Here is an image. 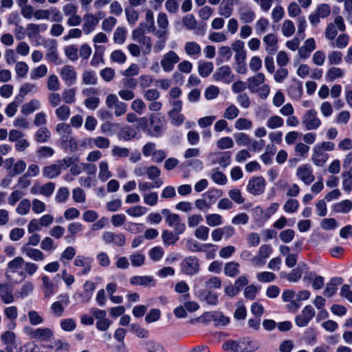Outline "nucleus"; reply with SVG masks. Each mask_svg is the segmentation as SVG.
Segmentation results:
<instances>
[{
  "instance_id": "nucleus-53",
  "label": "nucleus",
  "mask_w": 352,
  "mask_h": 352,
  "mask_svg": "<svg viewBox=\"0 0 352 352\" xmlns=\"http://www.w3.org/2000/svg\"><path fill=\"white\" fill-rule=\"evenodd\" d=\"M349 41V37L347 34H340L336 40L331 41V45L332 47L343 49L347 46Z\"/></svg>"
},
{
  "instance_id": "nucleus-46",
  "label": "nucleus",
  "mask_w": 352,
  "mask_h": 352,
  "mask_svg": "<svg viewBox=\"0 0 352 352\" xmlns=\"http://www.w3.org/2000/svg\"><path fill=\"white\" fill-rule=\"evenodd\" d=\"M52 45L47 49L46 58L48 60L54 63L56 65H59L60 64V60L58 57L56 42L52 41Z\"/></svg>"
},
{
  "instance_id": "nucleus-30",
  "label": "nucleus",
  "mask_w": 352,
  "mask_h": 352,
  "mask_svg": "<svg viewBox=\"0 0 352 352\" xmlns=\"http://www.w3.org/2000/svg\"><path fill=\"white\" fill-rule=\"evenodd\" d=\"M329 155L320 148L314 146L313 149L312 161L317 166H322L327 161Z\"/></svg>"
},
{
  "instance_id": "nucleus-25",
  "label": "nucleus",
  "mask_w": 352,
  "mask_h": 352,
  "mask_svg": "<svg viewBox=\"0 0 352 352\" xmlns=\"http://www.w3.org/2000/svg\"><path fill=\"white\" fill-rule=\"evenodd\" d=\"M133 285L151 287L155 284V279L151 276H134L130 278Z\"/></svg>"
},
{
  "instance_id": "nucleus-59",
  "label": "nucleus",
  "mask_w": 352,
  "mask_h": 352,
  "mask_svg": "<svg viewBox=\"0 0 352 352\" xmlns=\"http://www.w3.org/2000/svg\"><path fill=\"white\" fill-rule=\"evenodd\" d=\"M295 30L296 28L293 21L289 19L285 20L283 21L281 28V31L283 36L286 37L292 36L295 32Z\"/></svg>"
},
{
  "instance_id": "nucleus-56",
  "label": "nucleus",
  "mask_w": 352,
  "mask_h": 352,
  "mask_svg": "<svg viewBox=\"0 0 352 352\" xmlns=\"http://www.w3.org/2000/svg\"><path fill=\"white\" fill-rule=\"evenodd\" d=\"M206 221L209 226L216 227L223 223V218L220 214L217 213L208 214L206 216Z\"/></svg>"
},
{
  "instance_id": "nucleus-64",
  "label": "nucleus",
  "mask_w": 352,
  "mask_h": 352,
  "mask_svg": "<svg viewBox=\"0 0 352 352\" xmlns=\"http://www.w3.org/2000/svg\"><path fill=\"white\" fill-rule=\"evenodd\" d=\"M127 31L123 27H118L113 34V41L116 43L122 44L126 38Z\"/></svg>"
},
{
  "instance_id": "nucleus-63",
  "label": "nucleus",
  "mask_w": 352,
  "mask_h": 352,
  "mask_svg": "<svg viewBox=\"0 0 352 352\" xmlns=\"http://www.w3.org/2000/svg\"><path fill=\"white\" fill-rule=\"evenodd\" d=\"M65 56L72 61L78 59V48L75 45H69L64 49Z\"/></svg>"
},
{
  "instance_id": "nucleus-28",
  "label": "nucleus",
  "mask_w": 352,
  "mask_h": 352,
  "mask_svg": "<svg viewBox=\"0 0 352 352\" xmlns=\"http://www.w3.org/2000/svg\"><path fill=\"white\" fill-rule=\"evenodd\" d=\"M265 50L270 54H274L278 50V39L274 34H268L263 38Z\"/></svg>"
},
{
  "instance_id": "nucleus-1",
  "label": "nucleus",
  "mask_w": 352,
  "mask_h": 352,
  "mask_svg": "<svg viewBox=\"0 0 352 352\" xmlns=\"http://www.w3.org/2000/svg\"><path fill=\"white\" fill-rule=\"evenodd\" d=\"M223 350L232 352H254L259 349L257 341L250 337L229 340L223 344Z\"/></svg>"
},
{
  "instance_id": "nucleus-58",
  "label": "nucleus",
  "mask_w": 352,
  "mask_h": 352,
  "mask_svg": "<svg viewBox=\"0 0 352 352\" xmlns=\"http://www.w3.org/2000/svg\"><path fill=\"white\" fill-rule=\"evenodd\" d=\"M51 137L50 131L46 127L40 128L35 133V138L38 142H47Z\"/></svg>"
},
{
  "instance_id": "nucleus-22",
  "label": "nucleus",
  "mask_w": 352,
  "mask_h": 352,
  "mask_svg": "<svg viewBox=\"0 0 352 352\" xmlns=\"http://www.w3.org/2000/svg\"><path fill=\"white\" fill-rule=\"evenodd\" d=\"M184 25L189 30H195V34L203 36L205 34V25L197 26V21L192 14H187L182 20Z\"/></svg>"
},
{
  "instance_id": "nucleus-14",
  "label": "nucleus",
  "mask_w": 352,
  "mask_h": 352,
  "mask_svg": "<svg viewBox=\"0 0 352 352\" xmlns=\"http://www.w3.org/2000/svg\"><path fill=\"white\" fill-rule=\"evenodd\" d=\"M265 188V182L262 177H255L250 179L247 186V190L252 195L262 194Z\"/></svg>"
},
{
  "instance_id": "nucleus-20",
  "label": "nucleus",
  "mask_w": 352,
  "mask_h": 352,
  "mask_svg": "<svg viewBox=\"0 0 352 352\" xmlns=\"http://www.w3.org/2000/svg\"><path fill=\"white\" fill-rule=\"evenodd\" d=\"M46 352H67L70 349V344L67 341L61 339H55L50 344L43 346Z\"/></svg>"
},
{
  "instance_id": "nucleus-6",
  "label": "nucleus",
  "mask_w": 352,
  "mask_h": 352,
  "mask_svg": "<svg viewBox=\"0 0 352 352\" xmlns=\"http://www.w3.org/2000/svg\"><path fill=\"white\" fill-rule=\"evenodd\" d=\"M162 214L165 216V221L169 227L174 228L175 234H182L186 230L184 223L182 222L177 214L171 213L168 209H163Z\"/></svg>"
},
{
  "instance_id": "nucleus-37",
  "label": "nucleus",
  "mask_w": 352,
  "mask_h": 352,
  "mask_svg": "<svg viewBox=\"0 0 352 352\" xmlns=\"http://www.w3.org/2000/svg\"><path fill=\"white\" fill-rule=\"evenodd\" d=\"M0 298L6 304L14 302V296L7 284L0 283Z\"/></svg>"
},
{
  "instance_id": "nucleus-15",
  "label": "nucleus",
  "mask_w": 352,
  "mask_h": 352,
  "mask_svg": "<svg viewBox=\"0 0 352 352\" xmlns=\"http://www.w3.org/2000/svg\"><path fill=\"white\" fill-rule=\"evenodd\" d=\"M212 76L216 81H221L226 84H230L234 80V75L232 74L230 67L228 65H223L218 68Z\"/></svg>"
},
{
  "instance_id": "nucleus-44",
  "label": "nucleus",
  "mask_w": 352,
  "mask_h": 352,
  "mask_svg": "<svg viewBox=\"0 0 352 352\" xmlns=\"http://www.w3.org/2000/svg\"><path fill=\"white\" fill-rule=\"evenodd\" d=\"M235 64H234V69L235 71L241 74H244L247 72V67H246V54L234 56Z\"/></svg>"
},
{
  "instance_id": "nucleus-43",
  "label": "nucleus",
  "mask_w": 352,
  "mask_h": 352,
  "mask_svg": "<svg viewBox=\"0 0 352 352\" xmlns=\"http://www.w3.org/2000/svg\"><path fill=\"white\" fill-rule=\"evenodd\" d=\"M223 195V192L219 189H211L202 195V197L208 200V203L212 206L217 200Z\"/></svg>"
},
{
  "instance_id": "nucleus-47",
  "label": "nucleus",
  "mask_w": 352,
  "mask_h": 352,
  "mask_svg": "<svg viewBox=\"0 0 352 352\" xmlns=\"http://www.w3.org/2000/svg\"><path fill=\"white\" fill-rule=\"evenodd\" d=\"M40 107L41 103L38 100H32L22 106L21 113L24 115H29L34 111L39 109Z\"/></svg>"
},
{
  "instance_id": "nucleus-52",
  "label": "nucleus",
  "mask_w": 352,
  "mask_h": 352,
  "mask_svg": "<svg viewBox=\"0 0 352 352\" xmlns=\"http://www.w3.org/2000/svg\"><path fill=\"white\" fill-rule=\"evenodd\" d=\"M34 284L30 281L25 282L19 291L16 292V296L23 298L30 294L34 289Z\"/></svg>"
},
{
  "instance_id": "nucleus-9",
  "label": "nucleus",
  "mask_w": 352,
  "mask_h": 352,
  "mask_svg": "<svg viewBox=\"0 0 352 352\" xmlns=\"http://www.w3.org/2000/svg\"><path fill=\"white\" fill-rule=\"evenodd\" d=\"M302 124L308 130H316L321 125V120L318 117L317 111L309 109L302 117Z\"/></svg>"
},
{
  "instance_id": "nucleus-34",
  "label": "nucleus",
  "mask_w": 352,
  "mask_h": 352,
  "mask_svg": "<svg viewBox=\"0 0 352 352\" xmlns=\"http://www.w3.org/2000/svg\"><path fill=\"white\" fill-rule=\"evenodd\" d=\"M223 272L226 276L236 277L240 274V265L235 261L228 262L224 265Z\"/></svg>"
},
{
  "instance_id": "nucleus-35",
  "label": "nucleus",
  "mask_w": 352,
  "mask_h": 352,
  "mask_svg": "<svg viewBox=\"0 0 352 352\" xmlns=\"http://www.w3.org/2000/svg\"><path fill=\"white\" fill-rule=\"evenodd\" d=\"M345 75V70L340 67H331L325 74L327 81L333 82L336 79L342 78Z\"/></svg>"
},
{
  "instance_id": "nucleus-38",
  "label": "nucleus",
  "mask_w": 352,
  "mask_h": 352,
  "mask_svg": "<svg viewBox=\"0 0 352 352\" xmlns=\"http://www.w3.org/2000/svg\"><path fill=\"white\" fill-rule=\"evenodd\" d=\"M94 50V54L90 61V65L92 67H96L100 63H103V56L105 47L104 46H96Z\"/></svg>"
},
{
  "instance_id": "nucleus-40",
  "label": "nucleus",
  "mask_w": 352,
  "mask_h": 352,
  "mask_svg": "<svg viewBox=\"0 0 352 352\" xmlns=\"http://www.w3.org/2000/svg\"><path fill=\"white\" fill-rule=\"evenodd\" d=\"M42 289L45 297H50L54 294V285L50 278L47 276H43Z\"/></svg>"
},
{
  "instance_id": "nucleus-12",
  "label": "nucleus",
  "mask_w": 352,
  "mask_h": 352,
  "mask_svg": "<svg viewBox=\"0 0 352 352\" xmlns=\"http://www.w3.org/2000/svg\"><path fill=\"white\" fill-rule=\"evenodd\" d=\"M272 252V248L270 245H262L259 248L257 254L254 257L253 265L256 267L264 265Z\"/></svg>"
},
{
  "instance_id": "nucleus-8",
  "label": "nucleus",
  "mask_w": 352,
  "mask_h": 352,
  "mask_svg": "<svg viewBox=\"0 0 352 352\" xmlns=\"http://www.w3.org/2000/svg\"><path fill=\"white\" fill-rule=\"evenodd\" d=\"M346 26L342 16H337L333 22L327 25L324 31L325 37L329 41H333L338 34V30L344 32Z\"/></svg>"
},
{
  "instance_id": "nucleus-24",
  "label": "nucleus",
  "mask_w": 352,
  "mask_h": 352,
  "mask_svg": "<svg viewBox=\"0 0 352 352\" xmlns=\"http://www.w3.org/2000/svg\"><path fill=\"white\" fill-rule=\"evenodd\" d=\"M92 259L89 257L78 255L76 256L74 261V265L76 267H82L80 274L85 275L91 271Z\"/></svg>"
},
{
  "instance_id": "nucleus-61",
  "label": "nucleus",
  "mask_w": 352,
  "mask_h": 352,
  "mask_svg": "<svg viewBox=\"0 0 352 352\" xmlns=\"http://www.w3.org/2000/svg\"><path fill=\"white\" fill-rule=\"evenodd\" d=\"M76 88L66 89L63 91L62 98L64 102L67 104H72L76 101Z\"/></svg>"
},
{
  "instance_id": "nucleus-41",
  "label": "nucleus",
  "mask_w": 352,
  "mask_h": 352,
  "mask_svg": "<svg viewBox=\"0 0 352 352\" xmlns=\"http://www.w3.org/2000/svg\"><path fill=\"white\" fill-rule=\"evenodd\" d=\"M82 83L87 85H96L98 82L97 75L95 72L87 69L82 74Z\"/></svg>"
},
{
  "instance_id": "nucleus-5",
  "label": "nucleus",
  "mask_w": 352,
  "mask_h": 352,
  "mask_svg": "<svg viewBox=\"0 0 352 352\" xmlns=\"http://www.w3.org/2000/svg\"><path fill=\"white\" fill-rule=\"evenodd\" d=\"M23 333L30 339L41 341H49L54 336V331L50 328H36L26 325L23 329Z\"/></svg>"
},
{
  "instance_id": "nucleus-55",
  "label": "nucleus",
  "mask_w": 352,
  "mask_h": 352,
  "mask_svg": "<svg viewBox=\"0 0 352 352\" xmlns=\"http://www.w3.org/2000/svg\"><path fill=\"white\" fill-rule=\"evenodd\" d=\"M162 238L163 243L166 246L174 245L179 239V237L173 232L166 230L162 232Z\"/></svg>"
},
{
  "instance_id": "nucleus-13",
  "label": "nucleus",
  "mask_w": 352,
  "mask_h": 352,
  "mask_svg": "<svg viewBox=\"0 0 352 352\" xmlns=\"http://www.w3.org/2000/svg\"><path fill=\"white\" fill-rule=\"evenodd\" d=\"M315 314L314 309L311 305H307L303 308L301 314L296 316L295 322L298 327H305L314 317Z\"/></svg>"
},
{
  "instance_id": "nucleus-2",
  "label": "nucleus",
  "mask_w": 352,
  "mask_h": 352,
  "mask_svg": "<svg viewBox=\"0 0 352 352\" xmlns=\"http://www.w3.org/2000/svg\"><path fill=\"white\" fill-rule=\"evenodd\" d=\"M131 37L141 45L144 55H148L152 50V41L150 36L145 35L143 23H140L136 29L133 30Z\"/></svg>"
},
{
  "instance_id": "nucleus-16",
  "label": "nucleus",
  "mask_w": 352,
  "mask_h": 352,
  "mask_svg": "<svg viewBox=\"0 0 352 352\" xmlns=\"http://www.w3.org/2000/svg\"><path fill=\"white\" fill-rule=\"evenodd\" d=\"M296 176L306 185L310 184L315 179L313 170L309 164L299 166L296 170Z\"/></svg>"
},
{
  "instance_id": "nucleus-21",
  "label": "nucleus",
  "mask_w": 352,
  "mask_h": 352,
  "mask_svg": "<svg viewBox=\"0 0 352 352\" xmlns=\"http://www.w3.org/2000/svg\"><path fill=\"white\" fill-rule=\"evenodd\" d=\"M56 130L60 134V135H61L63 141H68L71 146L73 144H74L75 146L76 145L75 140L70 137V134L72 133V129L69 124L65 123H59L56 125Z\"/></svg>"
},
{
  "instance_id": "nucleus-17",
  "label": "nucleus",
  "mask_w": 352,
  "mask_h": 352,
  "mask_svg": "<svg viewBox=\"0 0 352 352\" xmlns=\"http://www.w3.org/2000/svg\"><path fill=\"white\" fill-rule=\"evenodd\" d=\"M59 74L62 80L68 86H71L76 82L77 74L74 67L72 65H67L63 66L60 69Z\"/></svg>"
},
{
  "instance_id": "nucleus-42",
  "label": "nucleus",
  "mask_w": 352,
  "mask_h": 352,
  "mask_svg": "<svg viewBox=\"0 0 352 352\" xmlns=\"http://www.w3.org/2000/svg\"><path fill=\"white\" fill-rule=\"evenodd\" d=\"M222 282L219 277L216 276H211L206 279L204 281V287L206 290L212 291V289H219L221 286Z\"/></svg>"
},
{
  "instance_id": "nucleus-50",
  "label": "nucleus",
  "mask_w": 352,
  "mask_h": 352,
  "mask_svg": "<svg viewBox=\"0 0 352 352\" xmlns=\"http://www.w3.org/2000/svg\"><path fill=\"white\" fill-rule=\"evenodd\" d=\"M206 246H212V244L203 245L197 242L194 239H188L186 243V248L192 252H203L204 251V247Z\"/></svg>"
},
{
  "instance_id": "nucleus-48",
  "label": "nucleus",
  "mask_w": 352,
  "mask_h": 352,
  "mask_svg": "<svg viewBox=\"0 0 352 352\" xmlns=\"http://www.w3.org/2000/svg\"><path fill=\"white\" fill-rule=\"evenodd\" d=\"M255 12L250 8H243L239 11V18L245 23H252L255 19Z\"/></svg>"
},
{
  "instance_id": "nucleus-60",
  "label": "nucleus",
  "mask_w": 352,
  "mask_h": 352,
  "mask_svg": "<svg viewBox=\"0 0 352 352\" xmlns=\"http://www.w3.org/2000/svg\"><path fill=\"white\" fill-rule=\"evenodd\" d=\"M283 124V119L278 116H272L270 117L266 122L267 126L271 129L282 127Z\"/></svg>"
},
{
  "instance_id": "nucleus-3",
  "label": "nucleus",
  "mask_w": 352,
  "mask_h": 352,
  "mask_svg": "<svg viewBox=\"0 0 352 352\" xmlns=\"http://www.w3.org/2000/svg\"><path fill=\"white\" fill-rule=\"evenodd\" d=\"M148 120L149 127L146 129L147 134L152 137H160L165 129L164 117L151 113L149 115Z\"/></svg>"
},
{
  "instance_id": "nucleus-39",
  "label": "nucleus",
  "mask_w": 352,
  "mask_h": 352,
  "mask_svg": "<svg viewBox=\"0 0 352 352\" xmlns=\"http://www.w3.org/2000/svg\"><path fill=\"white\" fill-rule=\"evenodd\" d=\"M201 297L208 305L215 306L219 303V295L213 291L205 290L201 292Z\"/></svg>"
},
{
  "instance_id": "nucleus-32",
  "label": "nucleus",
  "mask_w": 352,
  "mask_h": 352,
  "mask_svg": "<svg viewBox=\"0 0 352 352\" xmlns=\"http://www.w3.org/2000/svg\"><path fill=\"white\" fill-rule=\"evenodd\" d=\"M61 173V170L56 162L54 164L45 166L42 170L43 177L48 179H54L58 177Z\"/></svg>"
},
{
  "instance_id": "nucleus-10",
  "label": "nucleus",
  "mask_w": 352,
  "mask_h": 352,
  "mask_svg": "<svg viewBox=\"0 0 352 352\" xmlns=\"http://www.w3.org/2000/svg\"><path fill=\"white\" fill-rule=\"evenodd\" d=\"M179 60L178 54L173 50H169L162 56L160 65L164 72H170Z\"/></svg>"
},
{
  "instance_id": "nucleus-33",
  "label": "nucleus",
  "mask_w": 352,
  "mask_h": 352,
  "mask_svg": "<svg viewBox=\"0 0 352 352\" xmlns=\"http://www.w3.org/2000/svg\"><path fill=\"white\" fill-rule=\"evenodd\" d=\"M342 278L335 277L331 279L330 282L326 285L324 295L327 297H331L334 295L337 292V287L342 283Z\"/></svg>"
},
{
  "instance_id": "nucleus-23",
  "label": "nucleus",
  "mask_w": 352,
  "mask_h": 352,
  "mask_svg": "<svg viewBox=\"0 0 352 352\" xmlns=\"http://www.w3.org/2000/svg\"><path fill=\"white\" fill-rule=\"evenodd\" d=\"M21 252L34 261H43L45 260V255L43 252L38 249L32 248L28 245H23Z\"/></svg>"
},
{
  "instance_id": "nucleus-31",
  "label": "nucleus",
  "mask_w": 352,
  "mask_h": 352,
  "mask_svg": "<svg viewBox=\"0 0 352 352\" xmlns=\"http://www.w3.org/2000/svg\"><path fill=\"white\" fill-rule=\"evenodd\" d=\"M86 141L91 148L94 146L99 148H108L110 146V140L102 136L89 138Z\"/></svg>"
},
{
  "instance_id": "nucleus-54",
  "label": "nucleus",
  "mask_w": 352,
  "mask_h": 352,
  "mask_svg": "<svg viewBox=\"0 0 352 352\" xmlns=\"http://www.w3.org/2000/svg\"><path fill=\"white\" fill-rule=\"evenodd\" d=\"M124 12L126 17L127 22L131 25H134L139 18V13L132 7L126 6L124 9Z\"/></svg>"
},
{
  "instance_id": "nucleus-19",
  "label": "nucleus",
  "mask_w": 352,
  "mask_h": 352,
  "mask_svg": "<svg viewBox=\"0 0 352 352\" xmlns=\"http://www.w3.org/2000/svg\"><path fill=\"white\" fill-rule=\"evenodd\" d=\"M102 239L106 244L113 243L118 247L124 246L126 242L125 236L123 234H116L110 231L104 232Z\"/></svg>"
},
{
  "instance_id": "nucleus-26",
  "label": "nucleus",
  "mask_w": 352,
  "mask_h": 352,
  "mask_svg": "<svg viewBox=\"0 0 352 352\" xmlns=\"http://www.w3.org/2000/svg\"><path fill=\"white\" fill-rule=\"evenodd\" d=\"M265 80V75L263 73H257L248 79V88L251 92H255L260 87V85H263Z\"/></svg>"
},
{
  "instance_id": "nucleus-62",
  "label": "nucleus",
  "mask_w": 352,
  "mask_h": 352,
  "mask_svg": "<svg viewBox=\"0 0 352 352\" xmlns=\"http://www.w3.org/2000/svg\"><path fill=\"white\" fill-rule=\"evenodd\" d=\"M131 265L135 267L142 266L146 261V256L140 252H135L129 256Z\"/></svg>"
},
{
  "instance_id": "nucleus-18",
  "label": "nucleus",
  "mask_w": 352,
  "mask_h": 352,
  "mask_svg": "<svg viewBox=\"0 0 352 352\" xmlns=\"http://www.w3.org/2000/svg\"><path fill=\"white\" fill-rule=\"evenodd\" d=\"M99 22V19L91 13H87L83 16V23L82 30L85 34L89 35L93 32Z\"/></svg>"
},
{
  "instance_id": "nucleus-45",
  "label": "nucleus",
  "mask_w": 352,
  "mask_h": 352,
  "mask_svg": "<svg viewBox=\"0 0 352 352\" xmlns=\"http://www.w3.org/2000/svg\"><path fill=\"white\" fill-rule=\"evenodd\" d=\"M352 209V201L348 199L336 203L333 210L337 213H348Z\"/></svg>"
},
{
  "instance_id": "nucleus-29",
  "label": "nucleus",
  "mask_w": 352,
  "mask_h": 352,
  "mask_svg": "<svg viewBox=\"0 0 352 352\" xmlns=\"http://www.w3.org/2000/svg\"><path fill=\"white\" fill-rule=\"evenodd\" d=\"M210 156L213 157V164H218L223 168L227 167L231 162V156L229 152L211 153Z\"/></svg>"
},
{
  "instance_id": "nucleus-27",
  "label": "nucleus",
  "mask_w": 352,
  "mask_h": 352,
  "mask_svg": "<svg viewBox=\"0 0 352 352\" xmlns=\"http://www.w3.org/2000/svg\"><path fill=\"white\" fill-rule=\"evenodd\" d=\"M184 52L188 56L193 58H198L201 54V47L195 41H188L184 45Z\"/></svg>"
},
{
  "instance_id": "nucleus-49",
  "label": "nucleus",
  "mask_w": 352,
  "mask_h": 352,
  "mask_svg": "<svg viewBox=\"0 0 352 352\" xmlns=\"http://www.w3.org/2000/svg\"><path fill=\"white\" fill-rule=\"evenodd\" d=\"M213 68L214 65L212 62H199L198 65V73L201 76L206 78L210 74Z\"/></svg>"
},
{
  "instance_id": "nucleus-36",
  "label": "nucleus",
  "mask_w": 352,
  "mask_h": 352,
  "mask_svg": "<svg viewBox=\"0 0 352 352\" xmlns=\"http://www.w3.org/2000/svg\"><path fill=\"white\" fill-rule=\"evenodd\" d=\"M98 179L104 182L112 177V173L109 170V164L106 160L101 161L99 163Z\"/></svg>"
},
{
  "instance_id": "nucleus-4",
  "label": "nucleus",
  "mask_w": 352,
  "mask_h": 352,
  "mask_svg": "<svg viewBox=\"0 0 352 352\" xmlns=\"http://www.w3.org/2000/svg\"><path fill=\"white\" fill-rule=\"evenodd\" d=\"M24 259L21 256H16L8 262L6 270V278L12 280L14 275L19 276L22 280L25 279L26 276L23 271Z\"/></svg>"
},
{
  "instance_id": "nucleus-11",
  "label": "nucleus",
  "mask_w": 352,
  "mask_h": 352,
  "mask_svg": "<svg viewBox=\"0 0 352 352\" xmlns=\"http://www.w3.org/2000/svg\"><path fill=\"white\" fill-rule=\"evenodd\" d=\"M308 270V267L305 263H300L297 267L292 270L289 273L281 272L280 278H286L290 283H296L302 277L304 273Z\"/></svg>"
},
{
  "instance_id": "nucleus-7",
  "label": "nucleus",
  "mask_w": 352,
  "mask_h": 352,
  "mask_svg": "<svg viewBox=\"0 0 352 352\" xmlns=\"http://www.w3.org/2000/svg\"><path fill=\"white\" fill-rule=\"evenodd\" d=\"M200 270L199 260L197 256H188L180 263V271L188 276H194Z\"/></svg>"
},
{
  "instance_id": "nucleus-57",
  "label": "nucleus",
  "mask_w": 352,
  "mask_h": 352,
  "mask_svg": "<svg viewBox=\"0 0 352 352\" xmlns=\"http://www.w3.org/2000/svg\"><path fill=\"white\" fill-rule=\"evenodd\" d=\"M147 208L142 206H135L129 208L126 212L128 215L133 217H139L143 216L147 212Z\"/></svg>"
},
{
  "instance_id": "nucleus-51",
  "label": "nucleus",
  "mask_w": 352,
  "mask_h": 352,
  "mask_svg": "<svg viewBox=\"0 0 352 352\" xmlns=\"http://www.w3.org/2000/svg\"><path fill=\"white\" fill-rule=\"evenodd\" d=\"M22 99L19 96H16L14 100L8 104L5 109V113L8 117H12L17 111L18 107L22 102Z\"/></svg>"
}]
</instances>
